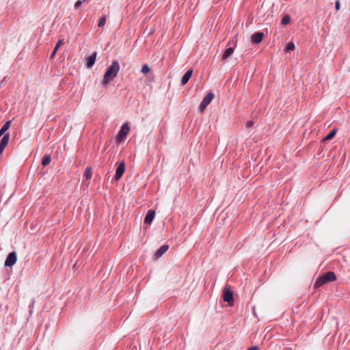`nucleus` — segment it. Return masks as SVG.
I'll use <instances>...</instances> for the list:
<instances>
[{
  "mask_svg": "<svg viewBox=\"0 0 350 350\" xmlns=\"http://www.w3.org/2000/svg\"><path fill=\"white\" fill-rule=\"evenodd\" d=\"M336 133V129L332 130L324 139V141H328L332 139Z\"/></svg>",
  "mask_w": 350,
  "mask_h": 350,
  "instance_id": "nucleus-19",
  "label": "nucleus"
},
{
  "mask_svg": "<svg viewBox=\"0 0 350 350\" xmlns=\"http://www.w3.org/2000/svg\"><path fill=\"white\" fill-rule=\"evenodd\" d=\"M63 44V40H58V42L56 43L55 44V46L53 49V51L51 54V58H53L55 55V53L57 51V50L59 49V48Z\"/></svg>",
  "mask_w": 350,
  "mask_h": 350,
  "instance_id": "nucleus-15",
  "label": "nucleus"
},
{
  "mask_svg": "<svg viewBox=\"0 0 350 350\" xmlns=\"http://www.w3.org/2000/svg\"><path fill=\"white\" fill-rule=\"evenodd\" d=\"M51 161V159L49 155H44L42 160V164L43 166H46L50 163Z\"/></svg>",
  "mask_w": 350,
  "mask_h": 350,
  "instance_id": "nucleus-16",
  "label": "nucleus"
},
{
  "mask_svg": "<svg viewBox=\"0 0 350 350\" xmlns=\"http://www.w3.org/2000/svg\"><path fill=\"white\" fill-rule=\"evenodd\" d=\"M247 350H258V348L257 346H253L250 347Z\"/></svg>",
  "mask_w": 350,
  "mask_h": 350,
  "instance_id": "nucleus-27",
  "label": "nucleus"
},
{
  "mask_svg": "<svg viewBox=\"0 0 350 350\" xmlns=\"http://www.w3.org/2000/svg\"><path fill=\"white\" fill-rule=\"evenodd\" d=\"M192 73H193V70L191 69L188 70L185 72V74L183 75V77H182V79H181L182 85H184L189 81V80L190 79V78L192 75Z\"/></svg>",
  "mask_w": 350,
  "mask_h": 350,
  "instance_id": "nucleus-12",
  "label": "nucleus"
},
{
  "mask_svg": "<svg viewBox=\"0 0 350 350\" xmlns=\"http://www.w3.org/2000/svg\"><path fill=\"white\" fill-rule=\"evenodd\" d=\"M106 23V16H103L100 18L99 22H98V26L101 27H103Z\"/></svg>",
  "mask_w": 350,
  "mask_h": 350,
  "instance_id": "nucleus-22",
  "label": "nucleus"
},
{
  "mask_svg": "<svg viewBox=\"0 0 350 350\" xmlns=\"http://www.w3.org/2000/svg\"><path fill=\"white\" fill-rule=\"evenodd\" d=\"M155 216V211L153 210H149L145 217L144 224L149 225L152 223Z\"/></svg>",
  "mask_w": 350,
  "mask_h": 350,
  "instance_id": "nucleus-9",
  "label": "nucleus"
},
{
  "mask_svg": "<svg viewBox=\"0 0 350 350\" xmlns=\"http://www.w3.org/2000/svg\"><path fill=\"white\" fill-rule=\"evenodd\" d=\"M4 150V148L1 146H0V154L3 152V151Z\"/></svg>",
  "mask_w": 350,
  "mask_h": 350,
  "instance_id": "nucleus-28",
  "label": "nucleus"
},
{
  "mask_svg": "<svg viewBox=\"0 0 350 350\" xmlns=\"http://www.w3.org/2000/svg\"><path fill=\"white\" fill-rule=\"evenodd\" d=\"M97 53L94 52L90 56H89L86 59V66L88 68H92L96 61Z\"/></svg>",
  "mask_w": 350,
  "mask_h": 350,
  "instance_id": "nucleus-11",
  "label": "nucleus"
},
{
  "mask_svg": "<svg viewBox=\"0 0 350 350\" xmlns=\"http://www.w3.org/2000/svg\"><path fill=\"white\" fill-rule=\"evenodd\" d=\"M290 21H291V17H290V16H289V15H288V14H286V15H284V16L282 17V21H281V23H282V25H286L289 24Z\"/></svg>",
  "mask_w": 350,
  "mask_h": 350,
  "instance_id": "nucleus-18",
  "label": "nucleus"
},
{
  "mask_svg": "<svg viewBox=\"0 0 350 350\" xmlns=\"http://www.w3.org/2000/svg\"><path fill=\"white\" fill-rule=\"evenodd\" d=\"M130 131V126L129 125L128 122H125L123 124V125L121 126L120 130L119 131L117 136H116V141L117 142L120 143L124 140L126 137V135H128L129 132Z\"/></svg>",
  "mask_w": 350,
  "mask_h": 350,
  "instance_id": "nucleus-3",
  "label": "nucleus"
},
{
  "mask_svg": "<svg viewBox=\"0 0 350 350\" xmlns=\"http://www.w3.org/2000/svg\"><path fill=\"white\" fill-rule=\"evenodd\" d=\"M124 171H125V164H124V161H122L119 163V165H118V167L116 168L115 178L116 180H119L122 176Z\"/></svg>",
  "mask_w": 350,
  "mask_h": 350,
  "instance_id": "nucleus-7",
  "label": "nucleus"
},
{
  "mask_svg": "<svg viewBox=\"0 0 350 350\" xmlns=\"http://www.w3.org/2000/svg\"><path fill=\"white\" fill-rule=\"evenodd\" d=\"M264 34L262 32H256L251 37V40L254 44H259L263 39Z\"/></svg>",
  "mask_w": 350,
  "mask_h": 350,
  "instance_id": "nucleus-8",
  "label": "nucleus"
},
{
  "mask_svg": "<svg viewBox=\"0 0 350 350\" xmlns=\"http://www.w3.org/2000/svg\"><path fill=\"white\" fill-rule=\"evenodd\" d=\"M335 8L337 11L340 10V1L338 0L335 2Z\"/></svg>",
  "mask_w": 350,
  "mask_h": 350,
  "instance_id": "nucleus-26",
  "label": "nucleus"
},
{
  "mask_svg": "<svg viewBox=\"0 0 350 350\" xmlns=\"http://www.w3.org/2000/svg\"><path fill=\"white\" fill-rule=\"evenodd\" d=\"M223 299L228 303L230 306L233 304V293L228 288H225L223 291Z\"/></svg>",
  "mask_w": 350,
  "mask_h": 350,
  "instance_id": "nucleus-5",
  "label": "nucleus"
},
{
  "mask_svg": "<svg viewBox=\"0 0 350 350\" xmlns=\"http://www.w3.org/2000/svg\"><path fill=\"white\" fill-rule=\"evenodd\" d=\"M3 135L1 133H0V137L2 136Z\"/></svg>",
  "mask_w": 350,
  "mask_h": 350,
  "instance_id": "nucleus-30",
  "label": "nucleus"
},
{
  "mask_svg": "<svg viewBox=\"0 0 350 350\" xmlns=\"http://www.w3.org/2000/svg\"><path fill=\"white\" fill-rule=\"evenodd\" d=\"M336 279V275L333 271H327L317 278L314 284V288L317 289L327 282L335 281Z\"/></svg>",
  "mask_w": 350,
  "mask_h": 350,
  "instance_id": "nucleus-2",
  "label": "nucleus"
},
{
  "mask_svg": "<svg viewBox=\"0 0 350 350\" xmlns=\"http://www.w3.org/2000/svg\"><path fill=\"white\" fill-rule=\"evenodd\" d=\"M234 52V48L233 47H229L227 49L225 50L222 55V59L226 60Z\"/></svg>",
  "mask_w": 350,
  "mask_h": 350,
  "instance_id": "nucleus-14",
  "label": "nucleus"
},
{
  "mask_svg": "<svg viewBox=\"0 0 350 350\" xmlns=\"http://www.w3.org/2000/svg\"><path fill=\"white\" fill-rule=\"evenodd\" d=\"M295 49V44L293 42H290L287 44L285 51L286 52L292 51Z\"/></svg>",
  "mask_w": 350,
  "mask_h": 350,
  "instance_id": "nucleus-20",
  "label": "nucleus"
},
{
  "mask_svg": "<svg viewBox=\"0 0 350 350\" xmlns=\"http://www.w3.org/2000/svg\"><path fill=\"white\" fill-rule=\"evenodd\" d=\"M82 3H83V1L79 0V1H76L75 3V9L79 8L82 5Z\"/></svg>",
  "mask_w": 350,
  "mask_h": 350,
  "instance_id": "nucleus-24",
  "label": "nucleus"
},
{
  "mask_svg": "<svg viewBox=\"0 0 350 350\" xmlns=\"http://www.w3.org/2000/svg\"><path fill=\"white\" fill-rule=\"evenodd\" d=\"M82 1H83V2H85V1L88 2V0H82Z\"/></svg>",
  "mask_w": 350,
  "mask_h": 350,
  "instance_id": "nucleus-29",
  "label": "nucleus"
},
{
  "mask_svg": "<svg viewBox=\"0 0 350 350\" xmlns=\"http://www.w3.org/2000/svg\"><path fill=\"white\" fill-rule=\"evenodd\" d=\"M10 121H8L6 122L3 125V126L1 127V129H0V133H1L2 135L4 134V133L9 129L10 128Z\"/></svg>",
  "mask_w": 350,
  "mask_h": 350,
  "instance_id": "nucleus-17",
  "label": "nucleus"
},
{
  "mask_svg": "<svg viewBox=\"0 0 350 350\" xmlns=\"http://www.w3.org/2000/svg\"><path fill=\"white\" fill-rule=\"evenodd\" d=\"M214 98V94L212 92H208L205 97L203 98L199 105V110L200 112H203L206 107L210 104V103Z\"/></svg>",
  "mask_w": 350,
  "mask_h": 350,
  "instance_id": "nucleus-4",
  "label": "nucleus"
},
{
  "mask_svg": "<svg viewBox=\"0 0 350 350\" xmlns=\"http://www.w3.org/2000/svg\"><path fill=\"white\" fill-rule=\"evenodd\" d=\"M169 246L167 245H162L159 249L157 250V252L154 254V258L156 259L159 258L163 254H165L167 250H168Z\"/></svg>",
  "mask_w": 350,
  "mask_h": 350,
  "instance_id": "nucleus-10",
  "label": "nucleus"
},
{
  "mask_svg": "<svg viewBox=\"0 0 350 350\" xmlns=\"http://www.w3.org/2000/svg\"><path fill=\"white\" fill-rule=\"evenodd\" d=\"M16 260H17V256H16V252H10L8 254V256L5 261V266H7V267L13 266L16 263Z\"/></svg>",
  "mask_w": 350,
  "mask_h": 350,
  "instance_id": "nucleus-6",
  "label": "nucleus"
},
{
  "mask_svg": "<svg viewBox=\"0 0 350 350\" xmlns=\"http://www.w3.org/2000/svg\"><path fill=\"white\" fill-rule=\"evenodd\" d=\"M149 71L150 68L148 67V66L147 64H144L142 68L141 72L143 74H147L148 72H149Z\"/></svg>",
  "mask_w": 350,
  "mask_h": 350,
  "instance_id": "nucleus-23",
  "label": "nucleus"
},
{
  "mask_svg": "<svg viewBox=\"0 0 350 350\" xmlns=\"http://www.w3.org/2000/svg\"><path fill=\"white\" fill-rule=\"evenodd\" d=\"M253 125H254V122L252 120H249L247 122L245 126L247 128H250V127L253 126Z\"/></svg>",
  "mask_w": 350,
  "mask_h": 350,
  "instance_id": "nucleus-25",
  "label": "nucleus"
},
{
  "mask_svg": "<svg viewBox=\"0 0 350 350\" xmlns=\"http://www.w3.org/2000/svg\"><path fill=\"white\" fill-rule=\"evenodd\" d=\"M120 70V65L117 60L112 62L111 66L106 70L104 77L102 79V84L104 85H107L109 82L112 81L117 76Z\"/></svg>",
  "mask_w": 350,
  "mask_h": 350,
  "instance_id": "nucleus-1",
  "label": "nucleus"
},
{
  "mask_svg": "<svg viewBox=\"0 0 350 350\" xmlns=\"http://www.w3.org/2000/svg\"><path fill=\"white\" fill-rule=\"evenodd\" d=\"M84 176L86 180L90 179L92 177V172L90 167H87L84 172Z\"/></svg>",
  "mask_w": 350,
  "mask_h": 350,
  "instance_id": "nucleus-21",
  "label": "nucleus"
},
{
  "mask_svg": "<svg viewBox=\"0 0 350 350\" xmlns=\"http://www.w3.org/2000/svg\"><path fill=\"white\" fill-rule=\"evenodd\" d=\"M9 139H10L9 133L5 134L0 142V146L3 147L5 149V148L7 146V145L8 144Z\"/></svg>",
  "mask_w": 350,
  "mask_h": 350,
  "instance_id": "nucleus-13",
  "label": "nucleus"
}]
</instances>
